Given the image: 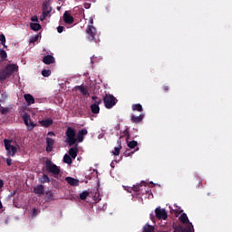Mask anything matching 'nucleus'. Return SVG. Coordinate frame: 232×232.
<instances>
[{"label": "nucleus", "instance_id": "50", "mask_svg": "<svg viewBox=\"0 0 232 232\" xmlns=\"http://www.w3.org/2000/svg\"><path fill=\"white\" fill-rule=\"evenodd\" d=\"M47 135H53V136H54V132H48Z\"/></svg>", "mask_w": 232, "mask_h": 232}, {"label": "nucleus", "instance_id": "52", "mask_svg": "<svg viewBox=\"0 0 232 232\" xmlns=\"http://www.w3.org/2000/svg\"><path fill=\"white\" fill-rule=\"evenodd\" d=\"M80 11H81V12H84V9H82V8H80Z\"/></svg>", "mask_w": 232, "mask_h": 232}, {"label": "nucleus", "instance_id": "26", "mask_svg": "<svg viewBox=\"0 0 232 232\" xmlns=\"http://www.w3.org/2000/svg\"><path fill=\"white\" fill-rule=\"evenodd\" d=\"M143 232H155V227L151 225L146 224L145 227H143Z\"/></svg>", "mask_w": 232, "mask_h": 232}, {"label": "nucleus", "instance_id": "37", "mask_svg": "<svg viewBox=\"0 0 232 232\" xmlns=\"http://www.w3.org/2000/svg\"><path fill=\"white\" fill-rule=\"evenodd\" d=\"M50 14H48V12L46 13H42V15H40V21H44L46 19V17H48Z\"/></svg>", "mask_w": 232, "mask_h": 232}, {"label": "nucleus", "instance_id": "15", "mask_svg": "<svg viewBox=\"0 0 232 232\" xmlns=\"http://www.w3.org/2000/svg\"><path fill=\"white\" fill-rule=\"evenodd\" d=\"M53 11V8L52 6H50V1L47 0V1H44L43 3V13H52Z\"/></svg>", "mask_w": 232, "mask_h": 232}, {"label": "nucleus", "instance_id": "20", "mask_svg": "<svg viewBox=\"0 0 232 232\" xmlns=\"http://www.w3.org/2000/svg\"><path fill=\"white\" fill-rule=\"evenodd\" d=\"M52 124H53V120H50V119L40 121V125H42V127L48 128L52 126Z\"/></svg>", "mask_w": 232, "mask_h": 232}, {"label": "nucleus", "instance_id": "8", "mask_svg": "<svg viewBox=\"0 0 232 232\" xmlns=\"http://www.w3.org/2000/svg\"><path fill=\"white\" fill-rule=\"evenodd\" d=\"M154 213L156 214L157 219H168V212H166L164 208H156V209H154Z\"/></svg>", "mask_w": 232, "mask_h": 232}, {"label": "nucleus", "instance_id": "33", "mask_svg": "<svg viewBox=\"0 0 232 232\" xmlns=\"http://www.w3.org/2000/svg\"><path fill=\"white\" fill-rule=\"evenodd\" d=\"M127 146H129L130 149H135V147L138 146V141H129V143H127Z\"/></svg>", "mask_w": 232, "mask_h": 232}, {"label": "nucleus", "instance_id": "39", "mask_svg": "<svg viewBox=\"0 0 232 232\" xmlns=\"http://www.w3.org/2000/svg\"><path fill=\"white\" fill-rule=\"evenodd\" d=\"M133 153H134V151H131V150H126V151L123 152V154L125 155V157H130V156H131V154H133Z\"/></svg>", "mask_w": 232, "mask_h": 232}, {"label": "nucleus", "instance_id": "5", "mask_svg": "<svg viewBox=\"0 0 232 232\" xmlns=\"http://www.w3.org/2000/svg\"><path fill=\"white\" fill-rule=\"evenodd\" d=\"M12 140H4V146L5 147L6 152H7V156H14L17 149L16 147L13 146L12 144Z\"/></svg>", "mask_w": 232, "mask_h": 232}, {"label": "nucleus", "instance_id": "43", "mask_svg": "<svg viewBox=\"0 0 232 232\" xmlns=\"http://www.w3.org/2000/svg\"><path fill=\"white\" fill-rule=\"evenodd\" d=\"M123 134H125V136L127 137V139H129V137H130L129 129H126L125 131H123Z\"/></svg>", "mask_w": 232, "mask_h": 232}, {"label": "nucleus", "instance_id": "45", "mask_svg": "<svg viewBox=\"0 0 232 232\" xmlns=\"http://www.w3.org/2000/svg\"><path fill=\"white\" fill-rule=\"evenodd\" d=\"M6 165L12 166V159H6Z\"/></svg>", "mask_w": 232, "mask_h": 232}, {"label": "nucleus", "instance_id": "40", "mask_svg": "<svg viewBox=\"0 0 232 232\" xmlns=\"http://www.w3.org/2000/svg\"><path fill=\"white\" fill-rule=\"evenodd\" d=\"M64 31V26L59 25L57 27V33L62 34Z\"/></svg>", "mask_w": 232, "mask_h": 232}, {"label": "nucleus", "instance_id": "7", "mask_svg": "<svg viewBox=\"0 0 232 232\" xmlns=\"http://www.w3.org/2000/svg\"><path fill=\"white\" fill-rule=\"evenodd\" d=\"M87 39L90 42L95 41L96 28L93 25H87L86 27Z\"/></svg>", "mask_w": 232, "mask_h": 232}, {"label": "nucleus", "instance_id": "38", "mask_svg": "<svg viewBox=\"0 0 232 232\" xmlns=\"http://www.w3.org/2000/svg\"><path fill=\"white\" fill-rule=\"evenodd\" d=\"M39 211L37 208H33V213H32V218H34L36 216H38Z\"/></svg>", "mask_w": 232, "mask_h": 232}, {"label": "nucleus", "instance_id": "41", "mask_svg": "<svg viewBox=\"0 0 232 232\" xmlns=\"http://www.w3.org/2000/svg\"><path fill=\"white\" fill-rule=\"evenodd\" d=\"M46 195L49 196L50 198H52L54 193H53L52 190H47Z\"/></svg>", "mask_w": 232, "mask_h": 232}, {"label": "nucleus", "instance_id": "23", "mask_svg": "<svg viewBox=\"0 0 232 232\" xmlns=\"http://www.w3.org/2000/svg\"><path fill=\"white\" fill-rule=\"evenodd\" d=\"M131 109H132V111H138V112H142L144 111V109L142 108V105L140 103L133 104L131 106Z\"/></svg>", "mask_w": 232, "mask_h": 232}, {"label": "nucleus", "instance_id": "31", "mask_svg": "<svg viewBox=\"0 0 232 232\" xmlns=\"http://www.w3.org/2000/svg\"><path fill=\"white\" fill-rule=\"evenodd\" d=\"M6 59V53L4 49H0V60L5 62Z\"/></svg>", "mask_w": 232, "mask_h": 232}, {"label": "nucleus", "instance_id": "27", "mask_svg": "<svg viewBox=\"0 0 232 232\" xmlns=\"http://www.w3.org/2000/svg\"><path fill=\"white\" fill-rule=\"evenodd\" d=\"M91 112H92L93 114H98L100 112V107L99 105H92L91 104Z\"/></svg>", "mask_w": 232, "mask_h": 232}, {"label": "nucleus", "instance_id": "21", "mask_svg": "<svg viewBox=\"0 0 232 232\" xmlns=\"http://www.w3.org/2000/svg\"><path fill=\"white\" fill-rule=\"evenodd\" d=\"M30 28L34 32H38L39 30L42 29V25L39 23H30Z\"/></svg>", "mask_w": 232, "mask_h": 232}, {"label": "nucleus", "instance_id": "36", "mask_svg": "<svg viewBox=\"0 0 232 232\" xmlns=\"http://www.w3.org/2000/svg\"><path fill=\"white\" fill-rule=\"evenodd\" d=\"M8 111H9L8 108L0 107V112L2 113V115H6Z\"/></svg>", "mask_w": 232, "mask_h": 232}, {"label": "nucleus", "instance_id": "11", "mask_svg": "<svg viewBox=\"0 0 232 232\" xmlns=\"http://www.w3.org/2000/svg\"><path fill=\"white\" fill-rule=\"evenodd\" d=\"M53 146H54V140L50 137L46 138V152L50 153L53 151Z\"/></svg>", "mask_w": 232, "mask_h": 232}, {"label": "nucleus", "instance_id": "19", "mask_svg": "<svg viewBox=\"0 0 232 232\" xmlns=\"http://www.w3.org/2000/svg\"><path fill=\"white\" fill-rule=\"evenodd\" d=\"M71 158H72L73 160L76 159V157L78 156V148L77 147H72L70 148L69 150V155Z\"/></svg>", "mask_w": 232, "mask_h": 232}, {"label": "nucleus", "instance_id": "32", "mask_svg": "<svg viewBox=\"0 0 232 232\" xmlns=\"http://www.w3.org/2000/svg\"><path fill=\"white\" fill-rule=\"evenodd\" d=\"M52 74V72L50 70L44 69L42 71V75L45 78H48Z\"/></svg>", "mask_w": 232, "mask_h": 232}, {"label": "nucleus", "instance_id": "44", "mask_svg": "<svg viewBox=\"0 0 232 232\" xmlns=\"http://www.w3.org/2000/svg\"><path fill=\"white\" fill-rule=\"evenodd\" d=\"M31 20H32V22H34V23L38 22V16L34 15Z\"/></svg>", "mask_w": 232, "mask_h": 232}, {"label": "nucleus", "instance_id": "54", "mask_svg": "<svg viewBox=\"0 0 232 232\" xmlns=\"http://www.w3.org/2000/svg\"><path fill=\"white\" fill-rule=\"evenodd\" d=\"M61 9V7H57V10H60Z\"/></svg>", "mask_w": 232, "mask_h": 232}, {"label": "nucleus", "instance_id": "1", "mask_svg": "<svg viewBox=\"0 0 232 232\" xmlns=\"http://www.w3.org/2000/svg\"><path fill=\"white\" fill-rule=\"evenodd\" d=\"M88 134V130L83 129L77 132L72 127H67L65 136H66V143L69 146H74L76 142L82 143L84 140V136Z\"/></svg>", "mask_w": 232, "mask_h": 232}, {"label": "nucleus", "instance_id": "13", "mask_svg": "<svg viewBox=\"0 0 232 232\" xmlns=\"http://www.w3.org/2000/svg\"><path fill=\"white\" fill-rule=\"evenodd\" d=\"M43 63L46 65L53 64L55 63V59L52 55H45L43 57Z\"/></svg>", "mask_w": 232, "mask_h": 232}, {"label": "nucleus", "instance_id": "10", "mask_svg": "<svg viewBox=\"0 0 232 232\" xmlns=\"http://www.w3.org/2000/svg\"><path fill=\"white\" fill-rule=\"evenodd\" d=\"M145 114L141 113L139 116L132 115L130 116V122L135 124H140L142 122V120H144Z\"/></svg>", "mask_w": 232, "mask_h": 232}, {"label": "nucleus", "instance_id": "16", "mask_svg": "<svg viewBox=\"0 0 232 232\" xmlns=\"http://www.w3.org/2000/svg\"><path fill=\"white\" fill-rule=\"evenodd\" d=\"M75 90L79 91L80 93H82V95H85L86 97L90 96L88 89L85 88L83 85L75 86Z\"/></svg>", "mask_w": 232, "mask_h": 232}, {"label": "nucleus", "instance_id": "34", "mask_svg": "<svg viewBox=\"0 0 232 232\" xmlns=\"http://www.w3.org/2000/svg\"><path fill=\"white\" fill-rule=\"evenodd\" d=\"M0 44H3L4 47L5 46V34H0Z\"/></svg>", "mask_w": 232, "mask_h": 232}, {"label": "nucleus", "instance_id": "24", "mask_svg": "<svg viewBox=\"0 0 232 232\" xmlns=\"http://www.w3.org/2000/svg\"><path fill=\"white\" fill-rule=\"evenodd\" d=\"M179 221H180V223H182V224H188V223H189L188 215H186V213H183L182 215H180V217H179Z\"/></svg>", "mask_w": 232, "mask_h": 232}, {"label": "nucleus", "instance_id": "28", "mask_svg": "<svg viewBox=\"0 0 232 232\" xmlns=\"http://www.w3.org/2000/svg\"><path fill=\"white\" fill-rule=\"evenodd\" d=\"M63 163H66V164H72V156H69L68 154H65L63 156Z\"/></svg>", "mask_w": 232, "mask_h": 232}, {"label": "nucleus", "instance_id": "51", "mask_svg": "<svg viewBox=\"0 0 232 232\" xmlns=\"http://www.w3.org/2000/svg\"><path fill=\"white\" fill-rule=\"evenodd\" d=\"M3 205H2V201H0V209H2Z\"/></svg>", "mask_w": 232, "mask_h": 232}, {"label": "nucleus", "instance_id": "48", "mask_svg": "<svg viewBox=\"0 0 232 232\" xmlns=\"http://www.w3.org/2000/svg\"><path fill=\"white\" fill-rule=\"evenodd\" d=\"M169 90V86H163V91H165V92H168Z\"/></svg>", "mask_w": 232, "mask_h": 232}, {"label": "nucleus", "instance_id": "25", "mask_svg": "<svg viewBox=\"0 0 232 232\" xmlns=\"http://www.w3.org/2000/svg\"><path fill=\"white\" fill-rule=\"evenodd\" d=\"M39 181L42 184L50 183V179L47 174H43L42 178L39 179Z\"/></svg>", "mask_w": 232, "mask_h": 232}, {"label": "nucleus", "instance_id": "47", "mask_svg": "<svg viewBox=\"0 0 232 232\" xmlns=\"http://www.w3.org/2000/svg\"><path fill=\"white\" fill-rule=\"evenodd\" d=\"M5 186V182L0 179V189H2V188Z\"/></svg>", "mask_w": 232, "mask_h": 232}, {"label": "nucleus", "instance_id": "17", "mask_svg": "<svg viewBox=\"0 0 232 232\" xmlns=\"http://www.w3.org/2000/svg\"><path fill=\"white\" fill-rule=\"evenodd\" d=\"M24 99H25V102L29 106L34 104L35 102L34 97H33L32 94L29 93L24 94Z\"/></svg>", "mask_w": 232, "mask_h": 232}, {"label": "nucleus", "instance_id": "18", "mask_svg": "<svg viewBox=\"0 0 232 232\" xmlns=\"http://www.w3.org/2000/svg\"><path fill=\"white\" fill-rule=\"evenodd\" d=\"M34 193L35 195H44V186L38 185L35 188H34Z\"/></svg>", "mask_w": 232, "mask_h": 232}, {"label": "nucleus", "instance_id": "9", "mask_svg": "<svg viewBox=\"0 0 232 232\" xmlns=\"http://www.w3.org/2000/svg\"><path fill=\"white\" fill-rule=\"evenodd\" d=\"M63 23H65L66 24H72L74 23V17H72V14H70V13L68 11H65V13H63Z\"/></svg>", "mask_w": 232, "mask_h": 232}, {"label": "nucleus", "instance_id": "30", "mask_svg": "<svg viewBox=\"0 0 232 232\" xmlns=\"http://www.w3.org/2000/svg\"><path fill=\"white\" fill-rule=\"evenodd\" d=\"M89 197V192L87 190L82 191L80 193V200H85Z\"/></svg>", "mask_w": 232, "mask_h": 232}, {"label": "nucleus", "instance_id": "35", "mask_svg": "<svg viewBox=\"0 0 232 232\" xmlns=\"http://www.w3.org/2000/svg\"><path fill=\"white\" fill-rule=\"evenodd\" d=\"M39 40V34H35V36L32 37L29 41L30 44H34L35 42H38Z\"/></svg>", "mask_w": 232, "mask_h": 232}, {"label": "nucleus", "instance_id": "53", "mask_svg": "<svg viewBox=\"0 0 232 232\" xmlns=\"http://www.w3.org/2000/svg\"><path fill=\"white\" fill-rule=\"evenodd\" d=\"M92 23H93V21H92V20H91V24H92Z\"/></svg>", "mask_w": 232, "mask_h": 232}, {"label": "nucleus", "instance_id": "29", "mask_svg": "<svg viewBox=\"0 0 232 232\" xmlns=\"http://www.w3.org/2000/svg\"><path fill=\"white\" fill-rule=\"evenodd\" d=\"M142 184H145V182L140 183V185H137V186H133L132 188H130V190H133V192H135V193L141 191V188H142V186H143Z\"/></svg>", "mask_w": 232, "mask_h": 232}, {"label": "nucleus", "instance_id": "42", "mask_svg": "<svg viewBox=\"0 0 232 232\" xmlns=\"http://www.w3.org/2000/svg\"><path fill=\"white\" fill-rule=\"evenodd\" d=\"M102 99H99V100L95 101V103H93V104H92V105H97V106H99L100 104H102Z\"/></svg>", "mask_w": 232, "mask_h": 232}, {"label": "nucleus", "instance_id": "12", "mask_svg": "<svg viewBox=\"0 0 232 232\" xmlns=\"http://www.w3.org/2000/svg\"><path fill=\"white\" fill-rule=\"evenodd\" d=\"M193 226L191 223H188L187 228H183L182 227H174L173 232H192Z\"/></svg>", "mask_w": 232, "mask_h": 232}, {"label": "nucleus", "instance_id": "2", "mask_svg": "<svg viewBox=\"0 0 232 232\" xmlns=\"http://www.w3.org/2000/svg\"><path fill=\"white\" fill-rule=\"evenodd\" d=\"M16 71H18V66L16 64H7L5 68L0 72V81H5Z\"/></svg>", "mask_w": 232, "mask_h": 232}, {"label": "nucleus", "instance_id": "55", "mask_svg": "<svg viewBox=\"0 0 232 232\" xmlns=\"http://www.w3.org/2000/svg\"><path fill=\"white\" fill-rule=\"evenodd\" d=\"M149 192V190H146V193H148Z\"/></svg>", "mask_w": 232, "mask_h": 232}, {"label": "nucleus", "instance_id": "49", "mask_svg": "<svg viewBox=\"0 0 232 232\" xmlns=\"http://www.w3.org/2000/svg\"><path fill=\"white\" fill-rule=\"evenodd\" d=\"M92 100L94 101V102H96L97 100H100V99H99L97 96H92Z\"/></svg>", "mask_w": 232, "mask_h": 232}, {"label": "nucleus", "instance_id": "4", "mask_svg": "<svg viewBox=\"0 0 232 232\" xmlns=\"http://www.w3.org/2000/svg\"><path fill=\"white\" fill-rule=\"evenodd\" d=\"M116 102H118V100L110 93H106L105 97H103V104H105V108L108 110L115 106Z\"/></svg>", "mask_w": 232, "mask_h": 232}, {"label": "nucleus", "instance_id": "14", "mask_svg": "<svg viewBox=\"0 0 232 232\" xmlns=\"http://www.w3.org/2000/svg\"><path fill=\"white\" fill-rule=\"evenodd\" d=\"M65 181L70 186H72V187H78L79 186V180L77 179H73L72 177H66Z\"/></svg>", "mask_w": 232, "mask_h": 232}, {"label": "nucleus", "instance_id": "22", "mask_svg": "<svg viewBox=\"0 0 232 232\" xmlns=\"http://www.w3.org/2000/svg\"><path fill=\"white\" fill-rule=\"evenodd\" d=\"M117 144H119V147H115V150L112 151V154L115 155V156H119L120 155V151L122 149L121 141V140H117Z\"/></svg>", "mask_w": 232, "mask_h": 232}, {"label": "nucleus", "instance_id": "3", "mask_svg": "<svg viewBox=\"0 0 232 232\" xmlns=\"http://www.w3.org/2000/svg\"><path fill=\"white\" fill-rule=\"evenodd\" d=\"M45 169L47 173H53L54 176H58L61 173V168L53 163L50 160H46L45 161Z\"/></svg>", "mask_w": 232, "mask_h": 232}, {"label": "nucleus", "instance_id": "46", "mask_svg": "<svg viewBox=\"0 0 232 232\" xmlns=\"http://www.w3.org/2000/svg\"><path fill=\"white\" fill-rule=\"evenodd\" d=\"M90 6H91V4L86 3L85 5H83V8H85V9H89Z\"/></svg>", "mask_w": 232, "mask_h": 232}, {"label": "nucleus", "instance_id": "6", "mask_svg": "<svg viewBox=\"0 0 232 232\" xmlns=\"http://www.w3.org/2000/svg\"><path fill=\"white\" fill-rule=\"evenodd\" d=\"M23 121L24 124H25L27 127V130L32 131L33 130H34L35 124L30 120V115L28 113H24Z\"/></svg>", "mask_w": 232, "mask_h": 232}]
</instances>
